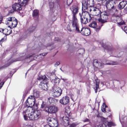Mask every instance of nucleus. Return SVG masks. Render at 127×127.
<instances>
[{
    "mask_svg": "<svg viewBox=\"0 0 127 127\" xmlns=\"http://www.w3.org/2000/svg\"><path fill=\"white\" fill-rule=\"evenodd\" d=\"M71 9L73 14V20L72 22V27L75 29L77 31H79L78 25L77 24V18L76 17L75 14L77 12L78 10L77 7V6H73L71 8Z\"/></svg>",
    "mask_w": 127,
    "mask_h": 127,
    "instance_id": "nucleus-1",
    "label": "nucleus"
},
{
    "mask_svg": "<svg viewBox=\"0 0 127 127\" xmlns=\"http://www.w3.org/2000/svg\"><path fill=\"white\" fill-rule=\"evenodd\" d=\"M37 79L38 80H42L39 84V87L44 90H47L48 88L47 85L48 81L46 77L45 76H44L42 77H39L37 78Z\"/></svg>",
    "mask_w": 127,
    "mask_h": 127,
    "instance_id": "nucleus-2",
    "label": "nucleus"
},
{
    "mask_svg": "<svg viewBox=\"0 0 127 127\" xmlns=\"http://www.w3.org/2000/svg\"><path fill=\"white\" fill-rule=\"evenodd\" d=\"M112 21L117 23L119 25H121L125 24V22L123 20L121 16L115 15L112 16L111 18Z\"/></svg>",
    "mask_w": 127,
    "mask_h": 127,
    "instance_id": "nucleus-3",
    "label": "nucleus"
},
{
    "mask_svg": "<svg viewBox=\"0 0 127 127\" xmlns=\"http://www.w3.org/2000/svg\"><path fill=\"white\" fill-rule=\"evenodd\" d=\"M41 115V113L39 110H34L33 113L31 114L29 117V119L31 120H36L40 117Z\"/></svg>",
    "mask_w": 127,
    "mask_h": 127,
    "instance_id": "nucleus-4",
    "label": "nucleus"
},
{
    "mask_svg": "<svg viewBox=\"0 0 127 127\" xmlns=\"http://www.w3.org/2000/svg\"><path fill=\"white\" fill-rule=\"evenodd\" d=\"M53 90L52 95L55 97H58L62 94V91L61 89L58 87L54 86Z\"/></svg>",
    "mask_w": 127,
    "mask_h": 127,
    "instance_id": "nucleus-5",
    "label": "nucleus"
},
{
    "mask_svg": "<svg viewBox=\"0 0 127 127\" xmlns=\"http://www.w3.org/2000/svg\"><path fill=\"white\" fill-rule=\"evenodd\" d=\"M44 110L48 113H55L57 111L58 108L54 106H51L46 107Z\"/></svg>",
    "mask_w": 127,
    "mask_h": 127,
    "instance_id": "nucleus-6",
    "label": "nucleus"
},
{
    "mask_svg": "<svg viewBox=\"0 0 127 127\" xmlns=\"http://www.w3.org/2000/svg\"><path fill=\"white\" fill-rule=\"evenodd\" d=\"M32 108H30V109H28L25 112H23V115L24 117L25 120H26L28 119V117L29 118V117L32 113H33V111Z\"/></svg>",
    "mask_w": 127,
    "mask_h": 127,
    "instance_id": "nucleus-7",
    "label": "nucleus"
},
{
    "mask_svg": "<svg viewBox=\"0 0 127 127\" xmlns=\"http://www.w3.org/2000/svg\"><path fill=\"white\" fill-rule=\"evenodd\" d=\"M69 117L67 116H64L61 117V121L62 124L64 126H67L69 125V119H70V116Z\"/></svg>",
    "mask_w": 127,
    "mask_h": 127,
    "instance_id": "nucleus-8",
    "label": "nucleus"
},
{
    "mask_svg": "<svg viewBox=\"0 0 127 127\" xmlns=\"http://www.w3.org/2000/svg\"><path fill=\"white\" fill-rule=\"evenodd\" d=\"M117 3L116 1L111 0H110V1H109L108 3H107L105 5L107 9L110 10Z\"/></svg>",
    "mask_w": 127,
    "mask_h": 127,
    "instance_id": "nucleus-9",
    "label": "nucleus"
},
{
    "mask_svg": "<svg viewBox=\"0 0 127 127\" xmlns=\"http://www.w3.org/2000/svg\"><path fill=\"white\" fill-rule=\"evenodd\" d=\"M80 32L83 35L87 36L90 34V31L88 28H83L81 30Z\"/></svg>",
    "mask_w": 127,
    "mask_h": 127,
    "instance_id": "nucleus-10",
    "label": "nucleus"
},
{
    "mask_svg": "<svg viewBox=\"0 0 127 127\" xmlns=\"http://www.w3.org/2000/svg\"><path fill=\"white\" fill-rule=\"evenodd\" d=\"M89 26L91 27L95 28V31L97 32H98L101 28L100 26H97L96 23L95 21L91 23Z\"/></svg>",
    "mask_w": 127,
    "mask_h": 127,
    "instance_id": "nucleus-11",
    "label": "nucleus"
},
{
    "mask_svg": "<svg viewBox=\"0 0 127 127\" xmlns=\"http://www.w3.org/2000/svg\"><path fill=\"white\" fill-rule=\"evenodd\" d=\"M80 17L81 21L82 24H85L88 22L87 18L86 17L85 13L84 12H82Z\"/></svg>",
    "mask_w": 127,
    "mask_h": 127,
    "instance_id": "nucleus-12",
    "label": "nucleus"
},
{
    "mask_svg": "<svg viewBox=\"0 0 127 127\" xmlns=\"http://www.w3.org/2000/svg\"><path fill=\"white\" fill-rule=\"evenodd\" d=\"M69 101V98L67 96L64 97L60 100L59 102L63 105L67 104Z\"/></svg>",
    "mask_w": 127,
    "mask_h": 127,
    "instance_id": "nucleus-13",
    "label": "nucleus"
},
{
    "mask_svg": "<svg viewBox=\"0 0 127 127\" xmlns=\"http://www.w3.org/2000/svg\"><path fill=\"white\" fill-rule=\"evenodd\" d=\"M35 99H33H33L29 97V96L28 97L26 101V104L28 103L29 106L30 107L33 106L35 105Z\"/></svg>",
    "mask_w": 127,
    "mask_h": 127,
    "instance_id": "nucleus-14",
    "label": "nucleus"
},
{
    "mask_svg": "<svg viewBox=\"0 0 127 127\" xmlns=\"http://www.w3.org/2000/svg\"><path fill=\"white\" fill-rule=\"evenodd\" d=\"M20 3H15L12 5V8L14 9L16 11H18L22 9Z\"/></svg>",
    "mask_w": 127,
    "mask_h": 127,
    "instance_id": "nucleus-15",
    "label": "nucleus"
},
{
    "mask_svg": "<svg viewBox=\"0 0 127 127\" xmlns=\"http://www.w3.org/2000/svg\"><path fill=\"white\" fill-rule=\"evenodd\" d=\"M127 4L126 1H123L120 2L118 5V8L120 9L121 10L123 9Z\"/></svg>",
    "mask_w": 127,
    "mask_h": 127,
    "instance_id": "nucleus-16",
    "label": "nucleus"
},
{
    "mask_svg": "<svg viewBox=\"0 0 127 127\" xmlns=\"http://www.w3.org/2000/svg\"><path fill=\"white\" fill-rule=\"evenodd\" d=\"M39 96V92L38 91L36 90H34L33 91V95H31L29 96V97L31 98H32L33 99H35V98H37Z\"/></svg>",
    "mask_w": 127,
    "mask_h": 127,
    "instance_id": "nucleus-17",
    "label": "nucleus"
},
{
    "mask_svg": "<svg viewBox=\"0 0 127 127\" xmlns=\"http://www.w3.org/2000/svg\"><path fill=\"white\" fill-rule=\"evenodd\" d=\"M12 17H11L7 18L6 21V24L9 26V27H12Z\"/></svg>",
    "mask_w": 127,
    "mask_h": 127,
    "instance_id": "nucleus-18",
    "label": "nucleus"
},
{
    "mask_svg": "<svg viewBox=\"0 0 127 127\" xmlns=\"http://www.w3.org/2000/svg\"><path fill=\"white\" fill-rule=\"evenodd\" d=\"M93 65L96 67H100L101 66V64L100 62H98L96 59H94L93 60Z\"/></svg>",
    "mask_w": 127,
    "mask_h": 127,
    "instance_id": "nucleus-19",
    "label": "nucleus"
},
{
    "mask_svg": "<svg viewBox=\"0 0 127 127\" xmlns=\"http://www.w3.org/2000/svg\"><path fill=\"white\" fill-rule=\"evenodd\" d=\"M110 15L109 12L108 11H103L101 13V17L104 16L106 19H107V16Z\"/></svg>",
    "mask_w": 127,
    "mask_h": 127,
    "instance_id": "nucleus-20",
    "label": "nucleus"
},
{
    "mask_svg": "<svg viewBox=\"0 0 127 127\" xmlns=\"http://www.w3.org/2000/svg\"><path fill=\"white\" fill-rule=\"evenodd\" d=\"M48 125L51 127H57L58 125V123L57 120L54 119L52 122L49 123Z\"/></svg>",
    "mask_w": 127,
    "mask_h": 127,
    "instance_id": "nucleus-21",
    "label": "nucleus"
},
{
    "mask_svg": "<svg viewBox=\"0 0 127 127\" xmlns=\"http://www.w3.org/2000/svg\"><path fill=\"white\" fill-rule=\"evenodd\" d=\"M29 0H18V2L22 6H25L28 3Z\"/></svg>",
    "mask_w": 127,
    "mask_h": 127,
    "instance_id": "nucleus-22",
    "label": "nucleus"
},
{
    "mask_svg": "<svg viewBox=\"0 0 127 127\" xmlns=\"http://www.w3.org/2000/svg\"><path fill=\"white\" fill-rule=\"evenodd\" d=\"M82 10H85L87 8L88 3H86V1L85 0H83L82 2Z\"/></svg>",
    "mask_w": 127,
    "mask_h": 127,
    "instance_id": "nucleus-23",
    "label": "nucleus"
},
{
    "mask_svg": "<svg viewBox=\"0 0 127 127\" xmlns=\"http://www.w3.org/2000/svg\"><path fill=\"white\" fill-rule=\"evenodd\" d=\"M110 10H111V11L112 12V14H117L118 12V10L117 9L116 5L114 6Z\"/></svg>",
    "mask_w": 127,
    "mask_h": 127,
    "instance_id": "nucleus-24",
    "label": "nucleus"
},
{
    "mask_svg": "<svg viewBox=\"0 0 127 127\" xmlns=\"http://www.w3.org/2000/svg\"><path fill=\"white\" fill-rule=\"evenodd\" d=\"M39 11L37 10H34L32 13V16L34 17H37L39 16Z\"/></svg>",
    "mask_w": 127,
    "mask_h": 127,
    "instance_id": "nucleus-25",
    "label": "nucleus"
},
{
    "mask_svg": "<svg viewBox=\"0 0 127 127\" xmlns=\"http://www.w3.org/2000/svg\"><path fill=\"white\" fill-rule=\"evenodd\" d=\"M12 27L15 28L16 27L18 24L17 19L14 17H12Z\"/></svg>",
    "mask_w": 127,
    "mask_h": 127,
    "instance_id": "nucleus-26",
    "label": "nucleus"
},
{
    "mask_svg": "<svg viewBox=\"0 0 127 127\" xmlns=\"http://www.w3.org/2000/svg\"><path fill=\"white\" fill-rule=\"evenodd\" d=\"M93 13L95 15L97 16L100 14V11L98 8L95 7Z\"/></svg>",
    "mask_w": 127,
    "mask_h": 127,
    "instance_id": "nucleus-27",
    "label": "nucleus"
},
{
    "mask_svg": "<svg viewBox=\"0 0 127 127\" xmlns=\"http://www.w3.org/2000/svg\"><path fill=\"white\" fill-rule=\"evenodd\" d=\"M47 54V53H44L40 54L39 55H37L36 58L39 59L40 60H41L44 58V56L46 55Z\"/></svg>",
    "mask_w": 127,
    "mask_h": 127,
    "instance_id": "nucleus-28",
    "label": "nucleus"
},
{
    "mask_svg": "<svg viewBox=\"0 0 127 127\" xmlns=\"http://www.w3.org/2000/svg\"><path fill=\"white\" fill-rule=\"evenodd\" d=\"M70 111V110L69 107H66L65 108V115L69 116Z\"/></svg>",
    "mask_w": 127,
    "mask_h": 127,
    "instance_id": "nucleus-29",
    "label": "nucleus"
},
{
    "mask_svg": "<svg viewBox=\"0 0 127 127\" xmlns=\"http://www.w3.org/2000/svg\"><path fill=\"white\" fill-rule=\"evenodd\" d=\"M11 32V30L10 29V31H8V29H3L2 33L6 35H8L10 34Z\"/></svg>",
    "mask_w": 127,
    "mask_h": 127,
    "instance_id": "nucleus-30",
    "label": "nucleus"
},
{
    "mask_svg": "<svg viewBox=\"0 0 127 127\" xmlns=\"http://www.w3.org/2000/svg\"><path fill=\"white\" fill-rule=\"evenodd\" d=\"M53 76L55 77V78L52 79V81L56 83H59L60 81V79L56 77H55V75H53Z\"/></svg>",
    "mask_w": 127,
    "mask_h": 127,
    "instance_id": "nucleus-31",
    "label": "nucleus"
},
{
    "mask_svg": "<svg viewBox=\"0 0 127 127\" xmlns=\"http://www.w3.org/2000/svg\"><path fill=\"white\" fill-rule=\"evenodd\" d=\"M17 61L18 60H13V61L12 62H11V63H7L6 64H5V65H3L1 67H0V70L8 66H9L10 65V64L11 63H13L14 62Z\"/></svg>",
    "mask_w": 127,
    "mask_h": 127,
    "instance_id": "nucleus-32",
    "label": "nucleus"
},
{
    "mask_svg": "<svg viewBox=\"0 0 127 127\" xmlns=\"http://www.w3.org/2000/svg\"><path fill=\"white\" fill-rule=\"evenodd\" d=\"M94 0H88L87 3L90 7H92L94 5Z\"/></svg>",
    "mask_w": 127,
    "mask_h": 127,
    "instance_id": "nucleus-33",
    "label": "nucleus"
},
{
    "mask_svg": "<svg viewBox=\"0 0 127 127\" xmlns=\"http://www.w3.org/2000/svg\"><path fill=\"white\" fill-rule=\"evenodd\" d=\"M102 18V17H101ZM106 19H102V18L101 19H98V21L100 23H101L102 24L100 26L101 27H102L103 26V25L102 24H103L105 22H107V21L106 20Z\"/></svg>",
    "mask_w": 127,
    "mask_h": 127,
    "instance_id": "nucleus-34",
    "label": "nucleus"
},
{
    "mask_svg": "<svg viewBox=\"0 0 127 127\" xmlns=\"http://www.w3.org/2000/svg\"><path fill=\"white\" fill-rule=\"evenodd\" d=\"M54 98L52 97H50L48 98L47 100V102L49 103V104H51L53 103L54 101Z\"/></svg>",
    "mask_w": 127,
    "mask_h": 127,
    "instance_id": "nucleus-35",
    "label": "nucleus"
},
{
    "mask_svg": "<svg viewBox=\"0 0 127 127\" xmlns=\"http://www.w3.org/2000/svg\"><path fill=\"white\" fill-rule=\"evenodd\" d=\"M73 0H65L64 2L68 6L70 5L73 1Z\"/></svg>",
    "mask_w": 127,
    "mask_h": 127,
    "instance_id": "nucleus-36",
    "label": "nucleus"
},
{
    "mask_svg": "<svg viewBox=\"0 0 127 127\" xmlns=\"http://www.w3.org/2000/svg\"><path fill=\"white\" fill-rule=\"evenodd\" d=\"M85 52L84 49L83 48H80V54H83Z\"/></svg>",
    "mask_w": 127,
    "mask_h": 127,
    "instance_id": "nucleus-37",
    "label": "nucleus"
},
{
    "mask_svg": "<svg viewBox=\"0 0 127 127\" xmlns=\"http://www.w3.org/2000/svg\"><path fill=\"white\" fill-rule=\"evenodd\" d=\"M46 103L44 102H43L42 104L41 105V108L42 109H45L46 107Z\"/></svg>",
    "mask_w": 127,
    "mask_h": 127,
    "instance_id": "nucleus-38",
    "label": "nucleus"
},
{
    "mask_svg": "<svg viewBox=\"0 0 127 127\" xmlns=\"http://www.w3.org/2000/svg\"><path fill=\"white\" fill-rule=\"evenodd\" d=\"M49 5L50 8H53L54 6V3L52 2H50L49 3Z\"/></svg>",
    "mask_w": 127,
    "mask_h": 127,
    "instance_id": "nucleus-39",
    "label": "nucleus"
},
{
    "mask_svg": "<svg viewBox=\"0 0 127 127\" xmlns=\"http://www.w3.org/2000/svg\"><path fill=\"white\" fill-rule=\"evenodd\" d=\"M106 64H107L114 65L117 64L116 62L111 61L110 63H107Z\"/></svg>",
    "mask_w": 127,
    "mask_h": 127,
    "instance_id": "nucleus-40",
    "label": "nucleus"
},
{
    "mask_svg": "<svg viewBox=\"0 0 127 127\" xmlns=\"http://www.w3.org/2000/svg\"><path fill=\"white\" fill-rule=\"evenodd\" d=\"M78 124H77L76 123H73L71 124L69 127H75Z\"/></svg>",
    "mask_w": 127,
    "mask_h": 127,
    "instance_id": "nucleus-41",
    "label": "nucleus"
},
{
    "mask_svg": "<svg viewBox=\"0 0 127 127\" xmlns=\"http://www.w3.org/2000/svg\"><path fill=\"white\" fill-rule=\"evenodd\" d=\"M99 88V83L96 82V89H95V93H96L97 92V90Z\"/></svg>",
    "mask_w": 127,
    "mask_h": 127,
    "instance_id": "nucleus-42",
    "label": "nucleus"
},
{
    "mask_svg": "<svg viewBox=\"0 0 127 127\" xmlns=\"http://www.w3.org/2000/svg\"><path fill=\"white\" fill-rule=\"evenodd\" d=\"M14 9L12 8V9L9 10V13L11 14L13 13L15 11V10Z\"/></svg>",
    "mask_w": 127,
    "mask_h": 127,
    "instance_id": "nucleus-43",
    "label": "nucleus"
},
{
    "mask_svg": "<svg viewBox=\"0 0 127 127\" xmlns=\"http://www.w3.org/2000/svg\"><path fill=\"white\" fill-rule=\"evenodd\" d=\"M91 8L90 9L89 11L90 12H91L92 11L93 13L94 11L95 10V7H93L92 6V7H91Z\"/></svg>",
    "mask_w": 127,
    "mask_h": 127,
    "instance_id": "nucleus-44",
    "label": "nucleus"
},
{
    "mask_svg": "<svg viewBox=\"0 0 127 127\" xmlns=\"http://www.w3.org/2000/svg\"><path fill=\"white\" fill-rule=\"evenodd\" d=\"M83 121L84 122H88L90 123V120L86 118L83 120Z\"/></svg>",
    "mask_w": 127,
    "mask_h": 127,
    "instance_id": "nucleus-45",
    "label": "nucleus"
},
{
    "mask_svg": "<svg viewBox=\"0 0 127 127\" xmlns=\"http://www.w3.org/2000/svg\"><path fill=\"white\" fill-rule=\"evenodd\" d=\"M34 54L32 55H29L27 56V58H30L32 57H34Z\"/></svg>",
    "mask_w": 127,
    "mask_h": 127,
    "instance_id": "nucleus-46",
    "label": "nucleus"
},
{
    "mask_svg": "<svg viewBox=\"0 0 127 127\" xmlns=\"http://www.w3.org/2000/svg\"><path fill=\"white\" fill-rule=\"evenodd\" d=\"M55 40L58 41H60L61 39L58 37H55Z\"/></svg>",
    "mask_w": 127,
    "mask_h": 127,
    "instance_id": "nucleus-47",
    "label": "nucleus"
},
{
    "mask_svg": "<svg viewBox=\"0 0 127 127\" xmlns=\"http://www.w3.org/2000/svg\"><path fill=\"white\" fill-rule=\"evenodd\" d=\"M124 31L127 34V26H125L124 27Z\"/></svg>",
    "mask_w": 127,
    "mask_h": 127,
    "instance_id": "nucleus-48",
    "label": "nucleus"
},
{
    "mask_svg": "<svg viewBox=\"0 0 127 127\" xmlns=\"http://www.w3.org/2000/svg\"><path fill=\"white\" fill-rule=\"evenodd\" d=\"M99 126L100 127H106V126L104 124H103L99 125Z\"/></svg>",
    "mask_w": 127,
    "mask_h": 127,
    "instance_id": "nucleus-49",
    "label": "nucleus"
},
{
    "mask_svg": "<svg viewBox=\"0 0 127 127\" xmlns=\"http://www.w3.org/2000/svg\"><path fill=\"white\" fill-rule=\"evenodd\" d=\"M124 12L125 13L127 14V6L124 9Z\"/></svg>",
    "mask_w": 127,
    "mask_h": 127,
    "instance_id": "nucleus-50",
    "label": "nucleus"
},
{
    "mask_svg": "<svg viewBox=\"0 0 127 127\" xmlns=\"http://www.w3.org/2000/svg\"><path fill=\"white\" fill-rule=\"evenodd\" d=\"M89 18H87L88 19V22H90L91 21V20H92V17L91 16V15H89Z\"/></svg>",
    "mask_w": 127,
    "mask_h": 127,
    "instance_id": "nucleus-51",
    "label": "nucleus"
},
{
    "mask_svg": "<svg viewBox=\"0 0 127 127\" xmlns=\"http://www.w3.org/2000/svg\"><path fill=\"white\" fill-rule=\"evenodd\" d=\"M60 64V63L59 62H57L55 64V66H56L59 65Z\"/></svg>",
    "mask_w": 127,
    "mask_h": 127,
    "instance_id": "nucleus-52",
    "label": "nucleus"
},
{
    "mask_svg": "<svg viewBox=\"0 0 127 127\" xmlns=\"http://www.w3.org/2000/svg\"><path fill=\"white\" fill-rule=\"evenodd\" d=\"M47 122H49L50 123H51L52 122V120L50 118H49L47 119Z\"/></svg>",
    "mask_w": 127,
    "mask_h": 127,
    "instance_id": "nucleus-53",
    "label": "nucleus"
},
{
    "mask_svg": "<svg viewBox=\"0 0 127 127\" xmlns=\"http://www.w3.org/2000/svg\"><path fill=\"white\" fill-rule=\"evenodd\" d=\"M35 27H32V30L30 31V32H32L35 29Z\"/></svg>",
    "mask_w": 127,
    "mask_h": 127,
    "instance_id": "nucleus-54",
    "label": "nucleus"
},
{
    "mask_svg": "<svg viewBox=\"0 0 127 127\" xmlns=\"http://www.w3.org/2000/svg\"><path fill=\"white\" fill-rule=\"evenodd\" d=\"M101 110L102 112H106L105 108H103L101 109Z\"/></svg>",
    "mask_w": 127,
    "mask_h": 127,
    "instance_id": "nucleus-55",
    "label": "nucleus"
},
{
    "mask_svg": "<svg viewBox=\"0 0 127 127\" xmlns=\"http://www.w3.org/2000/svg\"><path fill=\"white\" fill-rule=\"evenodd\" d=\"M2 17L1 16H0V24L1 23L2 20Z\"/></svg>",
    "mask_w": 127,
    "mask_h": 127,
    "instance_id": "nucleus-56",
    "label": "nucleus"
},
{
    "mask_svg": "<svg viewBox=\"0 0 127 127\" xmlns=\"http://www.w3.org/2000/svg\"><path fill=\"white\" fill-rule=\"evenodd\" d=\"M67 29L70 32H71V30L69 28V26H67Z\"/></svg>",
    "mask_w": 127,
    "mask_h": 127,
    "instance_id": "nucleus-57",
    "label": "nucleus"
},
{
    "mask_svg": "<svg viewBox=\"0 0 127 127\" xmlns=\"http://www.w3.org/2000/svg\"><path fill=\"white\" fill-rule=\"evenodd\" d=\"M44 127H51L49 125H47L44 126Z\"/></svg>",
    "mask_w": 127,
    "mask_h": 127,
    "instance_id": "nucleus-58",
    "label": "nucleus"
},
{
    "mask_svg": "<svg viewBox=\"0 0 127 127\" xmlns=\"http://www.w3.org/2000/svg\"><path fill=\"white\" fill-rule=\"evenodd\" d=\"M3 29L0 28V32L2 33Z\"/></svg>",
    "mask_w": 127,
    "mask_h": 127,
    "instance_id": "nucleus-59",
    "label": "nucleus"
},
{
    "mask_svg": "<svg viewBox=\"0 0 127 127\" xmlns=\"http://www.w3.org/2000/svg\"><path fill=\"white\" fill-rule=\"evenodd\" d=\"M107 49L108 50H110V51H111L112 50V49L111 48H108V49Z\"/></svg>",
    "mask_w": 127,
    "mask_h": 127,
    "instance_id": "nucleus-60",
    "label": "nucleus"
},
{
    "mask_svg": "<svg viewBox=\"0 0 127 127\" xmlns=\"http://www.w3.org/2000/svg\"><path fill=\"white\" fill-rule=\"evenodd\" d=\"M61 79L63 80V81H65V80H67V79H64V78H61Z\"/></svg>",
    "mask_w": 127,
    "mask_h": 127,
    "instance_id": "nucleus-61",
    "label": "nucleus"
},
{
    "mask_svg": "<svg viewBox=\"0 0 127 127\" xmlns=\"http://www.w3.org/2000/svg\"><path fill=\"white\" fill-rule=\"evenodd\" d=\"M59 0H56L55 2H56L57 3H58L59 1Z\"/></svg>",
    "mask_w": 127,
    "mask_h": 127,
    "instance_id": "nucleus-62",
    "label": "nucleus"
},
{
    "mask_svg": "<svg viewBox=\"0 0 127 127\" xmlns=\"http://www.w3.org/2000/svg\"><path fill=\"white\" fill-rule=\"evenodd\" d=\"M95 127H100V126H99V125L96 126Z\"/></svg>",
    "mask_w": 127,
    "mask_h": 127,
    "instance_id": "nucleus-63",
    "label": "nucleus"
},
{
    "mask_svg": "<svg viewBox=\"0 0 127 127\" xmlns=\"http://www.w3.org/2000/svg\"><path fill=\"white\" fill-rule=\"evenodd\" d=\"M27 127H32L31 126H28Z\"/></svg>",
    "mask_w": 127,
    "mask_h": 127,
    "instance_id": "nucleus-64",
    "label": "nucleus"
}]
</instances>
